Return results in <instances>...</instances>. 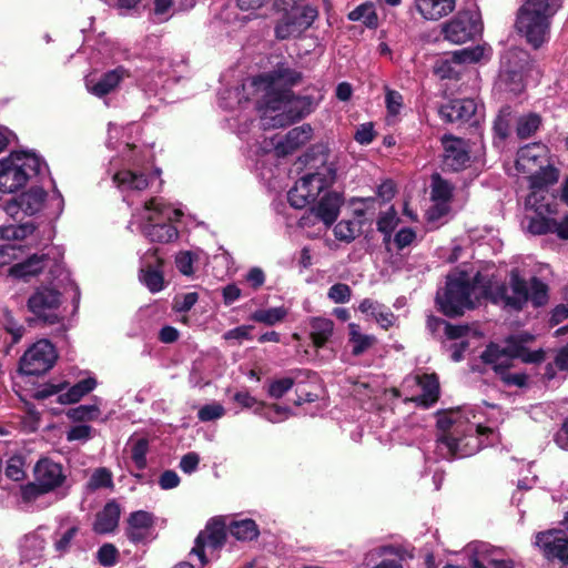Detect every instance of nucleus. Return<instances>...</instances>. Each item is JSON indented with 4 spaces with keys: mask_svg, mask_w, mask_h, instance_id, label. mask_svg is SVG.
<instances>
[{
    "mask_svg": "<svg viewBox=\"0 0 568 568\" xmlns=\"http://www.w3.org/2000/svg\"><path fill=\"white\" fill-rule=\"evenodd\" d=\"M303 80L302 72L280 62L268 72L256 75L253 85L263 94L257 101L264 130L288 126L315 109L311 95H295L292 88Z\"/></svg>",
    "mask_w": 568,
    "mask_h": 568,
    "instance_id": "f257e3e1",
    "label": "nucleus"
},
{
    "mask_svg": "<svg viewBox=\"0 0 568 568\" xmlns=\"http://www.w3.org/2000/svg\"><path fill=\"white\" fill-rule=\"evenodd\" d=\"M496 292L495 276L478 271L469 278L467 272L463 271L455 277H447L445 287L436 293L435 304L444 316L457 318L463 316L466 310H475L481 301L491 303V296L496 295Z\"/></svg>",
    "mask_w": 568,
    "mask_h": 568,
    "instance_id": "f03ea898",
    "label": "nucleus"
},
{
    "mask_svg": "<svg viewBox=\"0 0 568 568\" xmlns=\"http://www.w3.org/2000/svg\"><path fill=\"white\" fill-rule=\"evenodd\" d=\"M548 300L549 287L546 283L537 276H532L528 283L517 268H513L508 283L497 281V292L491 296V304L507 311L521 312L528 302L534 307H541Z\"/></svg>",
    "mask_w": 568,
    "mask_h": 568,
    "instance_id": "7ed1b4c3",
    "label": "nucleus"
},
{
    "mask_svg": "<svg viewBox=\"0 0 568 568\" xmlns=\"http://www.w3.org/2000/svg\"><path fill=\"white\" fill-rule=\"evenodd\" d=\"M557 8L550 0H524L517 11L515 29L534 50L550 39L551 19Z\"/></svg>",
    "mask_w": 568,
    "mask_h": 568,
    "instance_id": "20e7f679",
    "label": "nucleus"
},
{
    "mask_svg": "<svg viewBox=\"0 0 568 568\" xmlns=\"http://www.w3.org/2000/svg\"><path fill=\"white\" fill-rule=\"evenodd\" d=\"M321 166L314 173L302 176L288 191L287 200L291 206L304 209L316 201L320 193L331 186L336 180V168L327 164L328 149L321 146Z\"/></svg>",
    "mask_w": 568,
    "mask_h": 568,
    "instance_id": "39448f33",
    "label": "nucleus"
},
{
    "mask_svg": "<svg viewBox=\"0 0 568 568\" xmlns=\"http://www.w3.org/2000/svg\"><path fill=\"white\" fill-rule=\"evenodd\" d=\"M41 159L32 152L13 151L0 160V192L13 193L40 173Z\"/></svg>",
    "mask_w": 568,
    "mask_h": 568,
    "instance_id": "423d86ee",
    "label": "nucleus"
},
{
    "mask_svg": "<svg viewBox=\"0 0 568 568\" xmlns=\"http://www.w3.org/2000/svg\"><path fill=\"white\" fill-rule=\"evenodd\" d=\"M145 210L153 212L149 219L148 224L143 229L144 235L151 242L169 243L179 236L178 229L171 223L174 214L175 219L179 220L182 216L180 210H171L170 206L160 202L153 197L145 202Z\"/></svg>",
    "mask_w": 568,
    "mask_h": 568,
    "instance_id": "0eeeda50",
    "label": "nucleus"
},
{
    "mask_svg": "<svg viewBox=\"0 0 568 568\" xmlns=\"http://www.w3.org/2000/svg\"><path fill=\"white\" fill-rule=\"evenodd\" d=\"M62 303V294L54 288L40 287L37 288L28 298V310L34 315L29 318L30 326L33 325H54L62 321L58 314V310Z\"/></svg>",
    "mask_w": 568,
    "mask_h": 568,
    "instance_id": "6e6552de",
    "label": "nucleus"
},
{
    "mask_svg": "<svg viewBox=\"0 0 568 568\" xmlns=\"http://www.w3.org/2000/svg\"><path fill=\"white\" fill-rule=\"evenodd\" d=\"M281 12L283 16L274 28L275 38L278 40L300 38L318 18L317 8L310 4L281 10Z\"/></svg>",
    "mask_w": 568,
    "mask_h": 568,
    "instance_id": "1a4fd4ad",
    "label": "nucleus"
},
{
    "mask_svg": "<svg viewBox=\"0 0 568 568\" xmlns=\"http://www.w3.org/2000/svg\"><path fill=\"white\" fill-rule=\"evenodd\" d=\"M57 352L49 339H40L29 347L19 361V373L27 376H40L50 371L55 361Z\"/></svg>",
    "mask_w": 568,
    "mask_h": 568,
    "instance_id": "9d476101",
    "label": "nucleus"
},
{
    "mask_svg": "<svg viewBox=\"0 0 568 568\" xmlns=\"http://www.w3.org/2000/svg\"><path fill=\"white\" fill-rule=\"evenodd\" d=\"M532 545L548 562L557 561L568 568V535L562 529L550 528L535 534Z\"/></svg>",
    "mask_w": 568,
    "mask_h": 568,
    "instance_id": "9b49d317",
    "label": "nucleus"
},
{
    "mask_svg": "<svg viewBox=\"0 0 568 568\" xmlns=\"http://www.w3.org/2000/svg\"><path fill=\"white\" fill-rule=\"evenodd\" d=\"M483 26L479 16L470 10H463L448 22L443 24L444 38L452 43L462 44L474 40L481 33Z\"/></svg>",
    "mask_w": 568,
    "mask_h": 568,
    "instance_id": "f8f14e48",
    "label": "nucleus"
},
{
    "mask_svg": "<svg viewBox=\"0 0 568 568\" xmlns=\"http://www.w3.org/2000/svg\"><path fill=\"white\" fill-rule=\"evenodd\" d=\"M227 532L229 528L223 517L211 518L205 528L196 536L191 554L197 556L201 565L205 566L209 562L205 547L212 550L222 549L226 542Z\"/></svg>",
    "mask_w": 568,
    "mask_h": 568,
    "instance_id": "ddd939ff",
    "label": "nucleus"
},
{
    "mask_svg": "<svg viewBox=\"0 0 568 568\" xmlns=\"http://www.w3.org/2000/svg\"><path fill=\"white\" fill-rule=\"evenodd\" d=\"M164 263L159 248H150L141 257L139 281L153 294L165 287Z\"/></svg>",
    "mask_w": 568,
    "mask_h": 568,
    "instance_id": "4468645a",
    "label": "nucleus"
},
{
    "mask_svg": "<svg viewBox=\"0 0 568 568\" xmlns=\"http://www.w3.org/2000/svg\"><path fill=\"white\" fill-rule=\"evenodd\" d=\"M442 143L444 148L442 170L444 172H460L468 166L470 154L463 139L444 135Z\"/></svg>",
    "mask_w": 568,
    "mask_h": 568,
    "instance_id": "2eb2a0df",
    "label": "nucleus"
},
{
    "mask_svg": "<svg viewBox=\"0 0 568 568\" xmlns=\"http://www.w3.org/2000/svg\"><path fill=\"white\" fill-rule=\"evenodd\" d=\"M477 111L473 99H450L438 106L437 113L444 123L468 122Z\"/></svg>",
    "mask_w": 568,
    "mask_h": 568,
    "instance_id": "dca6fc26",
    "label": "nucleus"
},
{
    "mask_svg": "<svg viewBox=\"0 0 568 568\" xmlns=\"http://www.w3.org/2000/svg\"><path fill=\"white\" fill-rule=\"evenodd\" d=\"M33 475L41 487L49 493L61 487L65 481L62 465L50 458L39 459L34 465Z\"/></svg>",
    "mask_w": 568,
    "mask_h": 568,
    "instance_id": "f3484780",
    "label": "nucleus"
},
{
    "mask_svg": "<svg viewBox=\"0 0 568 568\" xmlns=\"http://www.w3.org/2000/svg\"><path fill=\"white\" fill-rule=\"evenodd\" d=\"M126 524L125 536L134 545L144 544L155 525V517L150 511L136 510L129 515Z\"/></svg>",
    "mask_w": 568,
    "mask_h": 568,
    "instance_id": "a211bd4d",
    "label": "nucleus"
},
{
    "mask_svg": "<svg viewBox=\"0 0 568 568\" xmlns=\"http://www.w3.org/2000/svg\"><path fill=\"white\" fill-rule=\"evenodd\" d=\"M128 77H130V72L124 67L119 65L113 70L104 72L99 79L88 77L85 87L91 94L103 98L114 91L120 82Z\"/></svg>",
    "mask_w": 568,
    "mask_h": 568,
    "instance_id": "6ab92c4d",
    "label": "nucleus"
},
{
    "mask_svg": "<svg viewBox=\"0 0 568 568\" xmlns=\"http://www.w3.org/2000/svg\"><path fill=\"white\" fill-rule=\"evenodd\" d=\"M233 400L243 408H254L255 414L263 416L271 423H277L280 417L288 412V408L277 404L267 405L264 402H258L248 392H236Z\"/></svg>",
    "mask_w": 568,
    "mask_h": 568,
    "instance_id": "aec40b11",
    "label": "nucleus"
},
{
    "mask_svg": "<svg viewBox=\"0 0 568 568\" xmlns=\"http://www.w3.org/2000/svg\"><path fill=\"white\" fill-rule=\"evenodd\" d=\"M47 199V192L42 187H31L22 192L17 199L8 204V212L17 213L18 210L27 215H33L39 212Z\"/></svg>",
    "mask_w": 568,
    "mask_h": 568,
    "instance_id": "412c9836",
    "label": "nucleus"
},
{
    "mask_svg": "<svg viewBox=\"0 0 568 568\" xmlns=\"http://www.w3.org/2000/svg\"><path fill=\"white\" fill-rule=\"evenodd\" d=\"M344 197L341 193L332 191L323 195L316 206L311 210L316 217L321 220L327 227L332 226L338 217Z\"/></svg>",
    "mask_w": 568,
    "mask_h": 568,
    "instance_id": "4be33fe9",
    "label": "nucleus"
},
{
    "mask_svg": "<svg viewBox=\"0 0 568 568\" xmlns=\"http://www.w3.org/2000/svg\"><path fill=\"white\" fill-rule=\"evenodd\" d=\"M313 135V128L311 124L304 123L300 126L291 129L285 138L275 144V150L278 155H288L307 143Z\"/></svg>",
    "mask_w": 568,
    "mask_h": 568,
    "instance_id": "5701e85b",
    "label": "nucleus"
},
{
    "mask_svg": "<svg viewBox=\"0 0 568 568\" xmlns=\"http://www.w3.org/2000/svg\"><path fill=\"white\" fill-rule=\"evenodd\" d=\"M505 344L501 353L508 359H520L526 364H540L546 358V352L542 348L531 352L527 346L521 345L514 335L507 336Z\"/></svg>",
    "mask_w": 568,
    "mask_h": 568,
    "instance_id": "b1692460",
    "label": "nucleus"
},
{
    "mask_svg": "<svg viewBox=\"0 0 568 568\" xmlns=\"http://www.w3.org/2000/svg\"><path fill=\"white\" fill-rule=\"evenodd\" d=\"M47 261L45 254H32L22 262L11 265L8 268V276L28 282L43 272Z\"/></svg>",
    "mask_w": 568,
    "mask_h": 568,
    "instance_id": "393cba45",
    "label": "nucleus"
},
{
    "mask_svg": "<svg viewBox=\"0 0 568 568\" xmlns=\"http://www.w3.org/2000/svg\"><path fill=\"white\" fill-rule=\"evenodd\" d=\"M417 385L422 388V394L412 398L414 403L424 408H429L436 404L440 395V386L437 374H423L416 377Z\"/></svg>",
    "mask_w": 568,
    "mask_h": 568,
    "instance_id": "a878e982",
    "label": "nucleus"
},
{
    "mask_svg": "<svg viewBox=\"0 0 568 568\" xmlns=\"http://www.w3.org/2000/svg\"><path fill=\"white\" fill-rule=\"evenodd\" d=\"M120 515V505L114 499L108 501L95 515L93 531L100 535L113 532L119 526Z\"/></svg>",
    "mask_w": 568,
    "mask_h": 568,
    "instance_id": "bb28decb",
    "label": "nucleus"
},
{
    "mask_svg": "<svg viewBox=\"0 0 568 568\" xmlns=\"http://www.w3.org/2000/svg\"><path fill=\"white\" fill-rule=\"evenodd\" d=\"M457 0H414L416 10L426 20H439L452 13Z\"/></svg>",
    "mask_w": 568,
    "mask_h": 568,
    "instance_id": "cd10ccee",
    "label": "nucleus"
},
{
    "mask_svg": "<svg viewBox=\"0 0 568 568\" xmlns=\"http://www.w3.org/2000/svg\"><path fill=\"white\" fill-rule=\"evenodd\" d=\"M378 557L395 556L396 559H383L373 568H404L403 561L414 558V554L400 545H384L375 549Z\"/></svg>",
    "mask_w": 568,
    "mask_h": 568,
    "instance_id": "c85d7f7f",
    "label": "nucleus"
},
{
    "mask_svg": "<svg viewBox=\"0 0 568 568\" xmlns=\"http://www.w3.org/2000/svg\"><path fill=\"white\" fill-rule=\"evenodd\" d=\"M310 326V337L313 345L316 348L324 347L333 335L334 322L325 317H313L311 318Z\"/></svg>",
    "mask_w": 568,
    "mask_h": 568,
    "instance_id": "c756f323",
    "label": "nucleus"
},
{
    "mask_svg": "<svg viewBox=\"0 0 568 568\" xmlns=\"http://www.w3.org/2000/svg\"><path fill=\"white\" fill-rule=\"evenodd\" d=\"M94 377H87L71 386L68 392L58 396L57 402L62 405L75 404L97 387Z\"/></svg>",
    "mask_w": 568,
    "mask_h": 568,
    "instance_id": "7c9ffc66",
    "label": "nucleus"
},
{
    "mask_svg": "<svg viewBox=\"0 0 568 568\" xmlns=\"http://www.w3.org/2000/svg\"><path fill=\"white\" fill-rule=\"evenodd\" d=\"M113 182L123 190L143 191L149 186V179L144 173L131 170H121L113 175Z\"/></svg>",
    "mask_w": 568,
    "mask_h": 568,
    "instance_id": "2f4dec72",
    "label": "nucleus"
},
{
    "mask_svg": "<svg viewBox=\"0 0 568 568\" xmlns=\"http://www.w3.org/2000/svg\"><path fill=\"white\" fill-rule=\"evenodd\" d=\"M348 343L352 345V355L361 356L377 343V338L374 335L362 334L358 324L349 323Z\"/></svg>",
    "mask_w": 568,
    "mask_h": 568,
    "instance_id": "473e14b6",
    "label": "nucleus"
},
{
    "mask_svg": "<svg viewBox=\"0 0 568 568\" xmlns=\"http://www.w3.org/2000/svg\"><path fill=\"white\" fill-rule=\"evenodd\" d=\"M227 528L231 536L240 541H252L260 536L258 526L255 520L251 518L232 520Z\"/></svg>",
    "mask_w": 568,
    "mask_h": 568,
    "instance_id": "72a5a7b5",
    "label": "nucleus"
},
{
    "mask_svg": "<svg viewBox=\"0 0 568 568\" xmlns=\"http://www.w3.org/2000/svg\"><path fill=\"white\" fill-rule=\"evenodd\" d=\"M454 190V184L445 180L439 173L435 172L430 175L432 201L448 204L453 200Z\"/></svg>",
    "mask_w": 568,
    "mask_h": 568,
    "instance_id": "f704fd0d",
    "label": "nucleus"
},
{
    "mask_svg": "<svg viewBox=\"0 0 568 568\" xmlns=\"http://www.w3.org/2000/svg\"><path fill=\"white\" fill-rule=\"evenodd\" d=\"M347 18L349 21H361L368 29H376L378 27V16L374 3L364 2L352 10Z\"/></svg>",
    "mask_w": 568,
    "mask_h": 568,
    "instance_id": "c9c22d12",
    "label": "nucleus"
},
{
    "mask_svg": "<svg viewBox=\"0 0 568 568\" xmlns=\"http://www.w3.org/2000/svg\"><path fill=\"white\" fill-rule=\"evenodd\" d=\"M513 119V108L510 105L501 106L493 123L494 136L500 142L509 136Z\"/></svg>",
    "mask_w": 568,
    "mask_h": 568,
    "instance_id": "e433bc0d",
    "label": "nucleus"
},
{
    "mask_svg": "<svg viewBox=\"0 0 568 568\" xmlns=\"http://www.w3.org/2000/svg\"><path fill=\"white\" fill-rule=\"evenodd\" d=\"M559 171L552 165L541 166L536 173L529 176L530 189L544 190L557 183Z\"/></svg>",
    "mask_w": 568,
    "mask_h": 568,
    "instance_id": "4c0bfd02",
    "label": "nucleus"
},
{
    "mask_svg": "<svg viewBox=\"0 0 568 568\" xmlns=\"http://www.w3.org/2000/svg\"><path fill=\"white\" fill-rule=\"evenodd\" d=\"M462 67L454 59V54L450 57L439 58L434 64V74L440 79L458 80L462 74Z\"/></svg>",
    "mask_w": 568,
    "mask_h": 568,
    "instance_id": "58836bf2",
    "label": "nucleus"
},
{
    "mask_svg": "<svg viewBox=\"0 0 568 568\" xmlns=\"http://www.w3.org/2000/svg\"><path fill=\"white\" fill-rule=\"evenodd\" d=\"M288 314V311L284 306L271 307L266 310H256L250 316V318L256 323H262L267 326H274L277 323H282Z\"/></svg>",
    "mask_w": 568,
    "mask_h": 568,
    "instance_id": "ea45409f",
    "label": "nucleus"
},
{
    "mask_svg": "<svg viewBox=\"0 0 568 568\" xmlns=\"http://www.w3.org/2000/svg\"><path fill=\"white\" fill-rule=\"evenodd\" d=\"M437 449L447 460L459 457V439L453 433L440 434L437 437Z\"/></svg>",
    "mask_w": 568,
    "mask_h": 568,
    "instance_id": "a19ab883",
    "label": "nucleus"
},
{
    "mask_svg": "<svg viewBox=\"0 0 568 568\" xmlns=\"http://www.w3.org/2000/svg\"><path fill=\"white\" fill-rule=\"evenodd\" d=\"M541 125V116L537 113H528L517 120L516 133L521 140L532 136Z\"/></svg>",
    "mask_w": 568,
    "mask_h": 568,
    "instance_id": "79ce46f5",
    "label": "nucleus"
},
{
    "mask_svg": "<svg viewBox=\"0 0 568 568\" xmlns=\"http://www.w3.org/2000/svg\"><path fill=\"white\" fill-rule=\"evenodd\" d=\"M362 223L358 225L351 220H342L334 227V235L338 241L351 243L361 233Z\"/></svg>",
    "mask_w": 568,
    "mask_h": 568,
    "instance_id": "37998d69",
    "label": "nucleus"
},
{
    "mask_svg": "<svg viewBox=\"0 0 568 568\" xmlns=\"http://www.w3.org/2000/svg\"><path fill=\"white\" fill-rule=\"evenodd\" d=\"M557 220L538 214L529 220L528 231L534 235L555 233Z\"/></svg>",
    "mask_w": 568,
    "mask_h": 568,
    "instance_id": "c03bdc74",
    "label": "nucleus"
},
{
    "mask_svg": "<svg viewBox=\"0 0 568 568\" xmlns=\"http://www.w3.org/2000/svg\"><path fill=\"white\" fill-rule=\"evenodd\" d=\"M500 79L508 91L518 93L523 90L524 73H521V71L503 67Z\"/></svg>",
    "mask_w": 568,
    "mask_h": 568,
    "instance_id": "a18cd8bd",
    "label": "nucleus"
},
{
    "mask_svg": "<svg viewBox=\"0 0 568 568\" xmlns=\"http://www.w3.org/2000/svg\"><path fill=\"white\" fill-rule=\"evenodd\" d=\"M149 439L145 437L136 439L131 446V459L139 470H143L148 466L146 455L149 452Z\"/></svg>",
    "mask_w": 568,
    "mask_h": 568,
    "instance_id": "49530a36",
    "label": "nucleus"
},
{
    "mask_svg": "<svg viewBox=\"0 0 568 568\" xmlns=\"http://www.w3.org/2000/svg\"><path fill=\"white\" fill-rule=\"evenodd\" d=\"M529 54L523 49H511L504 55L503 67H509L510 69H517L524 73L525 68L528 63Z\"/></svg>",
    "mask_w": 568,
    "mask_h": 568,
    "instance_id": "de8ad7c7",
    "label": "nucleus"
},
{
    "mask_svg": "<svg viewBox=\"0 0 568 568\" xmlns=\"http://www.w3.org/2000/svg\"><path fill=\"white\" fill-rule=\"evenodd\" d=\"M24 457L21 455H13L11 456L8 462L7 466L4 468V475L13 480V481H21L26 478V471H24Z\"/></svg>",
    "mask_w": 568,
    "mask_h": 568,
    "instance_id": "09e8293b",
    "label": "nucleus"
},
{
    "mask_svg": "<svg viewBox=\"0 0 568 568\" xmlns=\"http://www.w3.org/2000/svg\"><path fill=\"white\" fill-rule=\"evenodd\" d=\"M453 54H454V59L463 68V65L465 63L479 62L484 58L485 48L481 45H476L473 48H464L462 50L454 51Z\"/></svg>",
    "mask_w": 568,
    "mask_h": 568,
    "instance_id": "8fccbe9b",
    "label": "nucleus"
},
{
    "mask_svg": "<svg viewBox=\"0 0 568 568\" xmlns=\"http://www.w3.org/2000/svg\"><path fill=\"white\" fill-rule=\"evenodd\" d=\"M87 486L90 490L113 487L112 473L105 467L97 468L91 475Z\"/></svg>",
    "mask_w": 568,
    "mask_h": 568,
    "instance_id": "3c124183",
    "label": "nucleus"
},
{
    "mask_svg": "<svg viewBox=\"0 0 568 568\" xmlns=\"http://www.w3.org/2000/svg\"><path fill=\"white\" fill-rule=\"evenodd\" d=\"M100 409L98 405H80L67 412V416L73 422L93 420L98 418Z\"/></svg>",
    "mask_w": 568,
    "mask_h": 568,
    "instance_id": "603ef678",
    "label": "nucleus"
},
{
    "mask_svg": "<svg viewBox=\"0 0 568 568\" xmlns=\"http://www.w3.org/2000/svg\"><path fill=\"white\" fill-rule=\"evenodd\" d=\"M36 227L32 224H22L19 226L7 225L0 226V239L1 240H22L28 235L32 234Z\"/></svg>",
    "mask_w": 568,
    "mask_h": 568,
    "instance_id": "864d4df0",
    "label": "nucleus"
},
{
    "mask_svg": "<svg viewBox=\"0 0 568 568\" xmlns=\"http://www.w3.org/2000/svg\"><path fill=\"white\" fill-rule=\"evenodd\" d=\"M400 220L397 217L394 206H390L378 216L376 227L379 233L394 232Z\"/></svg>",
    "mask_w": 568,
    "mask_h": 568,
    "instance_id": "5fc2aeb1",
    "label": "nucleus"
},
{
    "mask_svg": "<svg viewBox=\"0 0 568 568\" xmlns=\"http://www.w3.org/2000/svg\"><path fill=\"white\" fill-rule=\"evenodd\" d=\"M295 384L294 378L283 377L272 381L268 385L267 394L274 399L282 398Z\"/></svg>",
    "mask_w": 568,
    "mask_h": 568,
    "instance_id": "6e6d98bb",
    "label": "nucleus"
},
{
    "mask_svg": "<svg viewBox=\"0 0 568 568\" xmlns=\"http://www.w3.org/2000/svg\"><path fill=\"white\" fill-rule=\"evenodd\" d=\"M45 494L49 491L42 488L37 480L20 486L21 500L26 504L32 503Z\"/></svg>",
    "mask_w": 568,
    "mask_h": 568,
    "instance_id": "4d7b16f0",
    "label": "nucleus"
},
{
    "mask_svg": "<svg viewBox=\"0 0 568 568\" xmlns=\"http://www.w3.org/2000/svg\"><path fill=\"white\" fill-rule=\"evenodd\" d=\"M79 532L78 526H72L55 538L53 547L54 550L60 555L67 554L71 548V542Z\"/></svg>",
    "mask_w": 568,
    "mask_h": 568,
    "instance_id": "13d9d810",
    "label": "nucleus"
},
{
    "mask_svg": "<svg viewBox=\"0 0 568 568\" xmlns=\"http://www.w3.org/2000/svg\"><path fill=\"white\" fill-rule=\"evenodd\" d=\"M327 297L336 304L347 303L352 297V288L345 283H336L328 288Z\"/></svg>",
    "mask_w": 568,
    "mask_h": 568,
    "instance_id": "bf43d9fd",
    "label": "nucleus"
},
{
    "mask_svg": "<svg viewBox=\"0 0 568 568\" xmlns=\"http://www.w3.org/2000/svg\"><path fill=\"white\" fill-rule=\"evenodd\" d=\"M3 321L7 332L12 335L13 343L19 342L24 333V327L19 324V322L14 318L12 312L9 310H4Z\"/></svg>",
    "mask_w": 568,
    "mask_h": 568,
    "instance_id": "052dcab7",
    "label": "nucleus"
},
{
    "mask_svg": "<svg viewBox=\"0 0 568 568\" xmlns=\"http://www.w3.org/2000/svg\"><path fill=\"white\" fill-rule=\"evenodd\" d=\"M119 551L112 544H104L98 550V561L103 567H111L116 562Z\"/></svg>",
    "mask_w": 568,
    "mask_h": 568,
    "instance_id": "680f3d73",
    "label": "nucleus"
},
{
    "mask_svg": "<svg viewBox=\"0 0 568 568\" xmlns=\"http://www.w3.org/2000/svg\"><path fill=\"white\" fill-rule=\"evenodd\" d=\"M197 300L199 295L195 292L178 295L173 300V310L179 313H186L196 304Z\"/></svg>",
    "mask_w": 568,
    "mask_h": 568,
    "instance_id": "e2e57ef3",
    "label": "nucleus"
},
{
    "mask_svg": "<svg viewBox=\"0 0 568 568\" xmlns=\"http://www.w3.org/2000/svg\"><path fill=\"white\" fill-rule=\"evenodd\" d=\"M417 237L416 232L412 227H403L396 232L393 242L398 251L412 245Z\"/></svg>",
    "mask_w": 568,
    "mask_h": 568,
    "instance_id": "0e129e2a",
    "label": "nucleus"
},
{
    "mask_svg": "<svg viewBox=\"0 0 568 568\" xmlns=\"http://www.w3.org/2000/svg\"><path fill=\"white\" fill-rule=\"evenodd\" d=\"M225 409L221 404H207L197 412V418L201 422H211L224 416Z\"/></svg>",
    "mask_w": 568,
    "mask_h": 568,
    "instance_id": "69168bd1",
    "label": "nucleus"
},
{
    "mask_svg": "<svg viewBox=\"0 0 568 568\" xmlns=\"http://www.w3.org/2000/svg\"><path fill=\"white\" fill-rule=\"evenodd\" d=\"M503 352V347H500L497 343L490 342L484 352L480 354V359L484 364L487 365H496L501 357H505Z\"/></svg>",
    "mask_w": 568,
    "mask_h": 568,
    "instance_id": "338daca9",
    "label": "nucleus"
},
{
    "mask_svg": "<svg viewBox=\"0 0 568 568\" xmlns=\"http://www.w3.org/2000/svg\"><path fill=\"white\" fill-rule=\"evenodd\" d=\"M385 103L387 112L392 115H397L403 106V95L396 91L387 89L385 94Z\"/></svg>",
    "mask_w": 568,
    "mask_h": 568,
    "instance_id": "774afa93",
    "label": "nucleus"
}]
</instances>
